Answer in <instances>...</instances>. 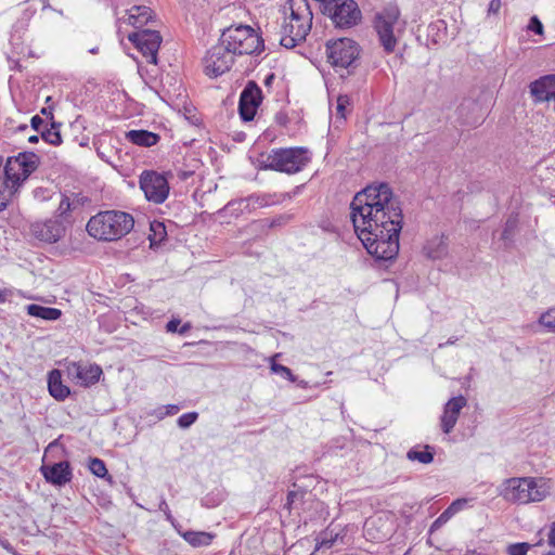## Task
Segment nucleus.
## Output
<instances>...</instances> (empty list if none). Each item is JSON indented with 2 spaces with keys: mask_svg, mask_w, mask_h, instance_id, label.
<instances>
[{
  "mask_svg": "<svg viewBox=\"0 0 555 555\" xmlns=\"http://www.w3.org/2000/svg\"><path fill=\"white\" fill-rule=\"evenodd\" d=\"M151 230L154 231L155 235H159L162 240L165 234V228L163 223L151 224Z\"/></svg>",
  "mask_w": 555,
  "mask_h": 555,
  "instance_id": "obj_46",
  "label": "nucleus"
},
{
  "mask_svg": "<svg viewBox=\"0 0 555 555\" xmlns=\"http://www.w3.org/2000/svg\"><path fill=\"white\" fill-rule=\"evenodd\" d=\"M245 198H246V201H248V207H249L250 212L256 210L259 207H263V206L268 205V199L262 196L250 195Z\"/></svg>",
  "mask_w": 555,
  "mask_h": 555,
  "instance_id": "obj_34",
  "label": "nucleus"
},
{
  "mask_svg": "<svg viewBox=\"0 0 555 555\" xmlns=\"http://www.w3.org/2000/svg\"><path fill=\"white\" fill-rule=\"evenodd\" d=\"M0 546L3 547L9 553H11L13 555H17L16 552L14 551L13 546L11 545V543L8 540L0 538Z\"/></svg>",
  "mask_w": 555,
  "mask_h": 555,
  "instance_id": "obj_47",
  "label": "nucleus"
},
{
  "mask_svg": "<svg viewBox=\"0 0 555 555\" xmlns=\"http://www.w3.org/2000/svg\"><path fill=\"white\" fill-rule=\"evenodd\" d=\"M457 341L456 337L449 338L446 343L439 344V348H443L444 346L453 345Z\"/></svg>",
  "mask_w": 555,
  "mask_h": 555,
  "instance_id": "obj_53",
  "label": "nucleus"
},
{
  "mask_svg": "<svg viewBox=\"0 0 555 555\" xmlns=\"http://www.w3.org/2000/svg\"><path fill=\"white\" fill-rule=\"evenodd\" d=\"M131 41L151 64L157 63V52L162 43V37L156 30H142L128 35Z\"/></svg>",
  "mask_w": 555,
  "mask_h": 555,
  "instance_id": "obj_12",
  "label": "nucleus"
},
{
  "mask_svg": "<svg viewBox=\"0 0 555 555\" xmlns=\"http://www.w3.org/2000/svg\"><path fill=\"white\" fill-rule=\"evenodd\" d=\"M68 376L81 386L95 384L102 374V369L95 364L83 365L70 363L67 367Z\"/></svg>",
  "mask_w": 555,
  "mask_h": 555,
  "instance_id": "obj_15",
  "label": "nucleus"
},
{
  "mask_svg": "<svg viewBox=\"0 0 555 555\" xmlns=\"http://www.w3.org/2000/svg\"><path fill=\"white\" fill-rule=\"evenodd\" d=\"M310 160L311 153L308 149H274L269 154L262 155L261 165L264 169L294 175L301 171Z\"/></svg>",
  "mask_w": 555,
  "mask_h": 555,
  "instance_id": "obj_5",
  "label": "nucleus"
},
{
  "mask_svg": "<svg viewBox=\"0 0 555 555\" xmlns=\"http://www.w3.org/2000/svg\"><path fill=\"white\" fill-rule=\"evenodd\" d=\"M467 504L466 499H457L451 503V505L447 508V511L453 516L457 512H460Z\"/></svg>",
  "mask_w": 555,
  "mask_h": 555,
  "instance_id": "obj_40",
  "label": "nucleus"
},
{
  "mask_svg": "<svg viewBox=\"0 0 555 555\" xmlns=\"http://www.w3.org/2000/svg\"><path fill=\"white\" fill-rule=\"evenodd\" d=\"M9 295H10V291L0 289V304L5 302Z\"/></svg>",
  "mask_w": 555,
  "mask_h": 555,
  "instance_id": "obj_52",
  "label": "nucleus"
},
{
  "mask_svg": "<svg viewBox=\"0 0 555 555\" xmlns=\"http://www.w3.org/2000/svg\"><path fill=\"white\" fill-rule=\"evenodd\" d=\"M548 543L555 546V522H553L551 530L548 532Z\"/></svg>",
  "mask_w": 555,
  "mask_h": 555,
  "instance_id": "obj_48",
  "label": "nucleus"
},
{
  "mask_svg": "<svg viewBox=\"0 0 555 555\" xmlns=\"http://www.w3.org/2000/svg\"><path fill=\"white\" fill-rule=\"evenodd\" d=\"M18 186H13L8 178H0V211L4 210Z\"/></svg>",
  "mask_w": 555,
  "mask_h": 555,
  "instance_id": "obj_26",
  "label": "nucleus"
},
{
  "mask_svg": "<svg viewBox=\"0 0 555 555\" xmlns=\"http://www.w3.org/2000/svg\"><path fill=\"white\" fill-rule=\"evenodd\" d=\"M530 28L537 34H542L543 31V25L535 16L530 21Z\"/></svg>",
  "mask_w": 555,
  "mask_h": 555,
  "instance_id": "obj_42",
  "label": "nucleus"
},
{
  "mask_svg": "<svg viewBox=\"0 0 555 555\" xmlns=\"http://www.w3.org/2000/svg\"><path fill=\"white\" fill-rule=\"evenodd\" d=\"M551 491L543 478L513 477L505 479L499 487V495L513 504H528L543 501Z\"/></svg>",
  "mask_w": 555,
  "mask_h": 555,
  "instance_id": "obj_4",
  "label": "nucleus"
},
{
  "mask_svg": "<svg viewBox=\"0 0 555 555\" xmlns=\"http://www.w3.org/2000/svg\"><path fill=\"white\" fill-rule=\"evenodd\" d=\"M26 311L29 315L44 321H56L62 317V311L60 309L43 307L36 304L26 306Z\"/></svg>",
  "mask_w": 555,
  "mask_h": 555,
  "instance_id": "obj_24",
  "label": "nucleus"
},
{
  "mask_svg": "<svg viewBox=\"0 0 555 555\" xmlns=\"http://www.w3.org/2000/svg\"><path fill=\"white\" fill-rule=\"evenodd\" d=\"M260 102L261 89L254 81H249L240 96L238 112L241 118L244 121L253 120Z\"/></svg>",
  "mask_w": 555,
  "mask_h": 555,
  "instance_id": "obj_13",
  "label": "nucleus"
},
{
  "mask_svg": "<svg viewBox=\"0 0 555 555\" xmlns=\"http://www.w3.org/2000/svg\"><path fill=\"white\" fill-rule=\"evenodd\" d=\"M219 40L229 48L234 56L258 53L263 49L262 39L247 25L227 28Z\"/></svg>",
  "mask_w": 555,
  "mask_h": 555,
  "instance_id": "obj_6",
  "label": "nucleus"
},
{
  "mask_svg": "<svg viewBox=\"0 0 555 555\" xmlns=\"http://www.w3.org/2000/svg\"><path fill=\"white\" fill-rule=\"evenodd\" d=\"M335 542V538H327V532H325V537L322 539V541L320 542V545L317 547L318 550L321 548V547H332L333 544Z\"/></svg>",
  "mask_w": 555,
  "mask_h": 555,
  "instance_id": "obj_45",
  "label": "nucleus"
},
{
  "mask_svg": "<svg viewBox=\"0 0 555 555\" xmlns=\"http://www.w3.org/2000/svg\"><path fill=\"white\" fill-rule=\"evenodd\" d=\"M40 470L46 480L54 486H64L69 482L73 477L72 468L67 461L52 465H42Z\"/></svg>",
  "mask_w": 555,
  "mask_h": 555,
  "instance_id": "obj_17",
  "label": "nucleus"
},
{
  "mask_svg": "<svg viewBox=\"0 0 555 555\" xmlns=\"http://www.w3.org/2000/svg\"><path fill=\"white\" fill-rule=\"evenodd\" d=\"M234 60L235 56L229 48L219 40L206 52L203 59L204 72L211 78L219 77L231 69Z\"/></svg>",
  "mask_w": 555,
  "mask_h": 555,
  "instance_id": "obj_10",
  "label": "nucleus"
},
{
  "mask_svg": "<svg viewBox=\"0 0 555 555\" xmlns=\"http://www.w3.org/2000/svg\"><path fill=\"white\" fill-rule=\"evenodd\" d=\"M354 232L369 254L379 260L393 259L399 251L402 209L386 183L369 185L350 204Z\"/></svg>",
  "mask_w": 555,
  "mask_h": 555,
  "instance_id": "obj_1",
  "label": "nucleus"
},
{
  "mask_svg": "<svg viewBox=\"0 0 555 555\" xmlns=\"http://www.w3.org/2000/svg\"><path fill=\"white\" fill-rule=\"evenodd\" d=\"M139 182L147 201L162 204L167 199L169 183L164 175L146 170L141 173Z\"/></svg>",
  "mask_w": 555,
  "mask_h": 555,
  "instance_id": "obj_11",
  "label": "nucleus"
},
{
  "mask_svg": "<svg viewBox=\"0 0 555 555\" xmlns=\"http://www.w3.org/2000/svg\"><path fill=\"white\" fill-rule=\"evenodd\" d=\"M38 155L33 152H23L8 159L4 176L13 186H20L38 168Z\"/></svg>",
  "mask_w": 555,
  "mask_h": 555,
  "instance_id": "obj_9",
  "label": "nucleus"
},
{
  "mask_svg": "<svg viewBox=\"0 0 555 555\" xmlns=\"http://www.w3.org/2000/svg\"><path fill=\"white\" fill-rule=\"evenodd\" d=\"M42 3L43 9L48 8L49 4L46 2V0H39Z\"/></svg>",
  "mask_w": 555,
  "mask_h": 555,
  "instance_id": "obj_60",
  "label": "nucleus"
},
{
  "mask_svg": "<svg viewBox=\"0 0 555 555\" xmlns=\"http://www.w3.org/2000/svg\"><path fill=\"white\" fill-rule=\"evenodd\" d=\"M349 104V100L346 95H340L337 99V105H336V115L337 118L345 119L346 117V108Z\"/></svg>",
  "mask_w": 555,
  "mask_h": 555,
  "instance_id": "obj_36",
  "label": "nucleus"
},
{
  "mask_svg": "<svg viewBox=\"0 0 555 555\" xmlns=\"http://www.w3.org/2000/svg\"><path fill=\"white\" fill-rule=\"evenodd\" d=\"M518 225V218L517 216H511L505 222L504 229L501 234V240L505 242V244H508L513 241L515 231Z\"/></svg>",
  "mask_w": 555,
  "mask_h": 555,
  "instance_id": "obj_29",
  "label": "nucleus"
},
{
  "mask_svg": "<svg viewBox=\"0 0 555 555\" xmlns=\"http://www.w3.org/2000/svg\"><path fill=\"white\" fill-rule=\"evenodd\" d=\"M126 139L135 145L150 147L158 142L159 137L147 130H130L126 132Z\"/></svg>",
  "mask_w": 555,
  "mask_h": 555,
  "instance_id": "obj_23",
  "label": "nucleus"
},
{
  "mask_svg": "<svg viewBox=\"0 0 555 555\" xmlns=\"http://www.w3.org/2000/svg\"><path fill=\"white\" fill-rule=\"evenodd\" d=\"M198 417V414L196 412H190L182 414L177 423L180 428H189L191 425H193Z\"/></svg>",
  "mask_w": 555,
  "mask_h": 555,
  "instance_id": "obj_33",
  "label": "nucleus"
},
{
  "mask_svg": "<svg viewBox=\"0 0 555 555\" xmlns=\"http://www.w3.org/2000/svg\"><path fill=\"white\" fill-rule=\"evenodd\" d=\"M69 206H70V204H69L68 198L62 199L59 210H61L63 214L69 209Z\"/></svg>",
  "mask_w": 555,
  "mask_h": 555,
  "instance_id": "obj_49",
  "label": "nucleus"
},
{
  "mask_svg": "<svg viewBox=\"0 0 555 555\" xmlns=\"http://www.w3.org/2000/svg\"><path fill=\"white\" fill-rule=\"evenodd\" d=\"M158 508L159 511H162L165 516H166V519L172 525L175 526V528H177V525H176V519L173 518V516L171 515V511L166 502V500L164 498H162L159 504H158Z\"/></svg>",
  "mask_w": 555,
  "mask_h": 555,
  "instance_id": "obj_37",
  "label": "nucleus"
},
{
  "mask_svg": "<svg viewBox=\"0 0 555 555\" xmlns=\"http://www.w3.org/2000/svg\"><path fill=\"white\" fill-rule=\"evenodd\" d=\"M501 5V0H491L488 8V14H498Z\"/></svg>",
  "mask_w": 555,
  "mask_h": 555,
  "instance_id": "obj_41",
  "label": "nucleus"
},
{
  "mask_svg": "<svg viewBox=\"0 0 555 555\" xmlns=\"http://www.w3.org/2000/svg\"><path fill=\"white\" fill-rule=\"evenodd\" d=\"M327 60L337 69L356 67L359 55V44L349 38H340L326 43Z\"/></svg>",
  "mask_w": 555,
  "mask_h": 555,
  "instance_id": "obj_8",
  "label": "nucleus"
},
{
  "mask_svg": "<svg viewBox=\"0 0 555 555\" xmlns=\"http://www.w3.org/2000/svg\"><path fill=\"white\" fill-rule=\"evenodd\" d=\"M18 129H20V130H25V129H27V126H26V125H21V126L18 127Z\"/></svg>",
  "mask_w": 555,
  "mask_h": 555,
  "instance_id": "obj_61",
  "label": "nucleus"
},
{
  "mask_svg": "<svg viewBox=\"0 0 555 555\" xmlns=\"http://www.w3.org/2000/svg\"><path fill=\"white\" fill-rule=\"evenodd\" d=\"M61 373L59 370H52L49 373L48 388L50 395L56 400H64L69 395V388L62 383Z\"/></svg>",
  "mask_w": 555,
  "mask_h": 555,
  "instance_id": "obj_20",
  "label": "nucleus"
},
{
  "mask_svg": "<svg viewBox=\"0 0 555 555\" xmlns=\"http://www.w3.org/2000/svg\"><path fill=\"white\" fill-rule=\"evenodd\" d=\"M222 211L231 217H238L245 212H250L248 207V201H246V198H238L229 202L223 207Z\"/></svg>",
  "mask_w": 555,
  "mask_h": 555,
  "instance_id": "obj_25",
  "label": "nucleus"
},
{
  "mask_svg": "<svg viewBox=\"0 0 555 555\" xmlns=\"http://www.w3.org/2000/svg\"><path fill=\"white\" fill-rule=\"evenodd\" d=\"M452 515L446 509L442 514L433 522L430 531L438 530L444 524L449 521Z\"/></svg>",
  "mask_w": 555,
  "mask_h": 555,
  "instance_id": "obj_38",
  "label": "nucleus"
},
{
  "mask_svg": "<svg viewBox=\"0 0 555 555\" xmlns=\"http://www.w3.org/2000/svg\"><path fill=\"white\" fill-rule=\"evenodd\" d=\"M439 24H442V22H441V21H439L437 24H431V25H429V26H428V31H429V34H430V33H433V31H434V30H436V29L438 30V29H439Z\"/></svg>",
  "mask_w": 555,
  "mask_h": 555,
  "instance_id": "obj_55",
  "label": "nucleus"
},
{
  "mask_svg": "<svg viewBox=\"0 0 555 555\" xmlns=\"http://www.w3.org/2000/svg\"><path fill=\"white\" fill-rule=\"evenodd\" d=\"M399 10L396 7H389L378 13L375 17L374 28L377 33L380 46L384 51L391 53L395 51L401 24L399 22Z\"/></svg>",
  "mask_w": 555,
  "mask_h": 555,
  "instance_id": "obj_7",
  "label": "nucleus"
},
{
  "mask_svg": "<svg viewBox=\"0 0 555 555\" xmlns=\"http://www.w3.org/2000/svg\"><path fill=\"white\" fill-rule=\"evenodd\" d=\"M373 524H374L373 520H366V522H365L366 529L369 530L370 526H372Z\"/></svg>",
  "mask_w": 555,
  "mask_h": 555,
  "instance_id": "obj_58",
  "label": "nucleus"
},
{
  "mask_svg": "<svg viewBox=\"0 0 555 555\" xmlns=\"http://www.w3.org/2000/svg\"><path fill=\"white\" fill-rule=\"evenodd\" d=\"M134 225L133 217L121 210L100 211L87 223V232L98 241L113 242L127 235Z\"/></svg>",
  "mask_w": 555,
  "mask_h": 555,
  "instance_id": "obj_3",
  "label": "nucleus"
},
{
  "mask_svg": "<svg viewBox=\"0 0 555 555\" xmlns=\"http://www.w3.org/2000/svg\"><path fill=\"white\" fill-rule=\"evenodd\" d=\"M89 469L96 477L103 478L107 475V469H106L105 463L98 457L90 460Z\"/></svg>",
  "mask_w": 555,
  "mask_h": 555,
  "instance_id": "obj_32",
  "label": "nucleus"
},
{
  "mask_svg": "<svg viewBox=\"0 0 555 555\" xmlns=\"http://www.w3.org/2000/svg\"><path fill=\"white\" fill-rule=\"evenodd\" d=\"M271 371L275 374H279L281 375L282 377L288 379L289 382L292 383H295L297 382V376H295L293 374V372L291 371V369H288L287 366L285 365H282V364H279V363H275L274 361L271 363V366H270Z\"/></svg>",
  "mask_w": 555,
  "mask_h": 555,
  "instance_id": "obj_31",
  "label": "nucleus"
},
{
  "mask_svg": "<svg viewBox=\"0 0 555 555\" xmlns=\"http://www.w3.org/2000/svg\"><path fill=\"white\" fill-rule=\"evenodd\" d=\"M59 128L60 125L53 121L50 128L41 130V138L52 145H60L62 143V137Z\"/></svg>",
  "mask_w": 555,
  "mask_h": 555,
  "instance_id": "obj_27",
  "label": "nucleus"
},
{
  "mask_svg": "<svg viewBox=\"0 0 555 555\" xmlns=\"http://www.w3.org/2000/svg\"><path fill=\"white\" fill-rule=\"evenodd\" d=\"M41 113H42L43 115H46V114H48V109H47V108H42V109H41Z\"/></svg>",
  "mask_w": 555,
  "mask_h": 555,
  "instance_id": "obj_62",
  "label": "nucleus"
},
{
  "mask_svg": "<svg viewBox=\"0 0 555 555\" xmlns=\"http://www.w3.org/2000/svg\"><path fill=\"white\" fill-rule=\"evenodd\" d=\"M539 324L546 328L547 332H555V308L548 309L539 318Z\"/></svg>",
  "mask_w": 555,
  "mask_h": 555,
  "instance_id": "obj_30",
  "label": "nucleus"
},
{
  "mask_svg": "<svg viewBox=\"0 0 555 555\" xmlns=\"http://www.w3.org/2000/svg\"><path fill=\"white\" fill-rule=\"evenodd\" d=\"M480 105L473 101H464L457 108L459 118L463 125L477 127L481 122Z\"/></svg>",
  "mask_w": 555,
  "mask_h": 555,
  "instance_id": "obj_18",
  "label": "nucleus"
},
{
  "mask_svg": "<svg viewBox=\"0 0 555 555\" xmlns=\"http://www.w3.org/2000/svg\"><path fill=\"white\" fill-rule=\"evenodd\" d=\"M530 548V544L528 543H515L511 544L507 547L508 555H527V552Z\"/></svg>",
  "mask_w": 555,
  "mask_h": 555,
  "instance_id": "obj_35",
  "label": "nucleus"
},
{
  "mask_svg": "<svg viewBox=\"0 0 555 555\" xmlns=\"http://www.w3.org/2000/svg\"><path fill=\"white\" fill-rule=\"evenodd\" d=\"M39 141V137L38 135H30L28 138V142L29 143H37Z\"/></svg>",
  "mask_w": 555,
  "mask_h": 555,
  "instance_id": "obj_57",
  "label": "nucleus"
},
{
  "mask_svg": "<svg viewBox=\"0 0 555 555\" xmlns=\"http://www.w3.org/2000/svg\"><path fill=\"white\" fill-rule=\"evenodd\" d=\"M179 534L183 538L185 542H188L193 547L208 546L212 542L215 534L206 531H192L185 530L181 531L176 528Z\"/></svg>",
  "mask_w": 555,
  "mask_h": 555,
  "instance_id": "obj_21",
  "label": "nucleus"
},
{
  "mask_svg": "<svg viewBox=\"0 0 555 555\" xmlns=\"http://www.w3.org/2000/svg\"><path fill=\"white\" fill-rule=\"evenodd\" d=\"M285 15L280 43L286 49H293L302 42L311 30L313 14L308 0H288Z\"/></svg>",
  "mask_w": 555,
  "mask_h": 555,
  "instance_id": "obj_2",
  "label": "nucleus"
},
{
  "mask_svg": "<svg viewBox=\"0 0 555 555\" xmlns=\"http://www.w3.org/2000/svg\"><path fill=\"white\" fill-rule=\"evenodd\" d=\"M180 320H177V319H172L170 320L167 325H166V330L167 332H170V333H176V332H179V326H180Z\"/></svg>",
  "mask_w": 555,
  "mask_h": 555,
  "instance_id": "obj_43",
  "label": "nucleus"
},
{
  "mask_svg": "<svg viewBox=\"0 0 555 555\" xmlns=\"http://www.w3.org/2000/svg\"><path fill=\"white\" fill-rule=\"evenodd\" d=\"M190 330H191V324H190V323H185V324H183L181 327H179V333H180V334H185V333H188Z\"/></svg>",
  "mask_w": 555,
  "mask_h": 555,
  "instance_id": "obj_54",
  "label": "nucleus"
},
{
  "mask_svg": "<svg viewBox=\"0 0 555 555\" xmlns=\"http://www.w3.org/2000/svg\"><path fill=\"white\" fill-rule=\"evenodd\" d=\"M467 400L464 396L451 398L443 408V413L440 417V426L444 434H450L459 420L460 413L466 406Z\"/></svg>",
  "mask_w": 555,
  "mask_h": 555,
  "instance_id": "obj_16",
  "label": "nucleus"
},
{
  "mask_svg": "<svg viewBox=\"0 0 555 555\" xmlns=\"http://www.w3.org/2000/svg\"><path fill=\"white\" fill-rule=\"evenodd\" d=\"M296 383H297V385H298L299 387H301V388H308V387H309V383H308L307 380H304V379L298 380V379H297V382H296Z\"/></svg>",
  "mask_w": 555,
  "mask_h": 555,
  "instance_id": "obj_56",
  "label": "nucleus"
},
{
  "mask_svg": "<svg viewBox=\"0 0 555 555\" xmlns=\"http://www.w3.org/2000/svg\"><path fill=\"white\" fill-rule=\"evenodd\" d=\"M31 128L36 131H41V126L43 125V119L36 115L30 120Z\"/></svg>",
  "mask_w": 555,
  "mask_h": 555,
  "instance_id": "obj_44",
  "label": "nucleus"
},
{
  "mask_svg": "<svg viewBox=\"0 0 555 555\" xmlns=\"http://www.w3.org/2000/svg\"><path fill=\"white\" fill-rule=\"evenodd\" d=\"M430 447L426 446L425 450H409L406 457L410 461H418L422 464H429L434 461V453L429 451Z\"/></svg>",
  "mask_w": 555,
  "mask_h": 555,
  "instance_id": "obj_28",
  "label": "nucleus"
},
{
  "mask_svg": "<svg viewBox=\"0 0 555 555\" xmlns=\"http://www.w3.org/2000/svg\"><path fill=\"white\" fill-rule=\"evenodd\" d=\"M188 176H189V173L183 172L181 177H182V179H186Z\"/></svg>",
  "mask_w": 555,
  "mask_h": 555,
  "instance_id": "obj_63",
  "label": "nucleus"
},
{
  "mask_svg": "<svg viewBox=\"0 0 555 555\" xmlns=\"http://www.w3.org/2000/svg\"><path fill=\"white\" fill-rule=\"evenodd\" d=\"M158 417L163 418L168 415H175L180 411V406L176 404H168L158 410Z\"/></svg>",
  "mask_w": 555,
  "mask_h": 555,
  "instance_id": "obj_39",
  "label": "nucleus"
},
{
  "mask_svg": "<svg viewBox=\"0 0 555 555\" xmlns=\"http://www.w3.org/2000/svg\"><path fill=\"white\" fill-rule=\"evenodd\" d=\"M152 18V10L145 5H133L127 12V22L129 25H132L134 28H140L149 23Z\"/></svg>",
  "mask_w": 555,
  "mask_h": 555,
  "instance_id": "obj_19",
  "label": "nucleus"
},
{
  "mask_svg": "<svg viewBox=\"0 0 555 555\" xmlns=\"http://www.w3.org/2000/svg\"><path fill=\"white\" fill-rule=\"evenodd\" d=\"M424 251L428 258L441 259L448 254V242L443 235L435 236L424 246Z\"/></svg>",
  "mask_w": 555,
  "mask_h": 555,
  "instance_id": "obj_22",
  "label": "nucleus"
},
{
  "mask_svg": "<svg viewBox=\"0 0 555 555\" xmlns=\"http://www.w3.org/2000/svg\"><path fill=\"white\" fill-rule=\"evenodd\" d=\"M297 496H298L297 492H295V491L288 492V494H287V503L286 504L288 506H291L295 502Z\"/></svg>",
  "mask_w": 555,
  "mask_h": 555,
  "instance_id": "obj_50",
  "label": "nucleus"
},
{
  "mask_svg": "<svg viewBox=\"0 0 555 555\" xmlns=\"http://www.w3.org/2000/svg\"><path fill=\"white\" fill-rule=\"evenodd\" d=\"M285 222H286V218H285V217H279V218H276V219L272 220V222H271V224H270V225H271V227L282 225V224H284Z\"/></svg>",
  "mask_w": 555,
  "mask_h": 555,
  "instance_id": "obj_51",
  "label": "nucleus"
},
{
  "mask_svg": "<svg viewBox=\"0 0 555 555\" xmlns=\"http://www.w3.org/2000/svg\"><path fill=\"white\" fill-rule=\"evenodd\" d=\"M98 51H99V48H92V49H90L89 52L92 53V54H96Z\"/></svg>",
  "mask_w": 555,
  "mask_h": 555,
  "instance_id": "obj_59",
  "label": "nucleus"
},
{
  "mask_svg": "<svg viewBox=\"0 0 555 555\" xmlns=\"http://www.w3.org/2000/svg\"><path fill=\"white\" fill-rule=\"evenodd\" d=\"M31 234L41 242L55 243L65 233L63 223L57 219L38 221L30 225Z\"/></svg>",
  "mask_w": 555,
  "mask_h": 555,
  "instance_id": "obj_14",
  "label": "nucleus"
}]
</instances>
